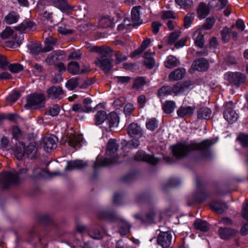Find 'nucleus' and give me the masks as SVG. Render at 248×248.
<instances>
[{"label": "nucleus", "mask_w": 248, "mask_h": 248, "mask_svg": "<svg viewBox=\"0 0 248 248\" xmlns=\"http://www.w3.org/2000/svg\"><path fill=\"white\" fill-rule=\"evenodd\" d=\"M227 80L232 84L239 87L246 81L245 75L240 72L229 73L227 75Z\"/></svg>", "instance_id": "nucleus-8"}, {"label": "nucleus", "mask_w": 248, "mask_h": 248, "mask_svg": "<svg viewBox=\"0 0 248 248\" xmlns=\"http://www.w3.org/2000/svg\"><path fill=\"white\" fill-rule=\"evenodd\" d=\"M58 60V55L55 51H53L47 56L46 62L49 65L54 64Z\"/></svg>", "instance_id": "nucleus-48"}, {"label": "nucleus", "mask_w": 248, "mask_h": 248, "mask_svg": "<svg viewBox=\"0 0 248 248\" xmlns=\"http://www.w3.org/2000/svg\"><path fill=\"white\" fill-rule=\"evenodd\" d=\"M181 32L179 30H175L174 31L170 33L168 38V43L170 45L174 44L175 41L180 36Z\"/></svg>", "instance_id": "nucleus-47"}, {"label": "nucleus", "mask_w": 248, "mask_h": 248, "mask_svg": "<svg viewBox=\"0 0 248 248\" xmlns=\"http://www.w3.org/2000/svg\"><path fill=\"white\" fill-rule=\"evenodd\" d=\"M224 117L230 124H233L238 119V115L233 109V103L232 101L226 103L225 105Z\"/></svg>", "instance_id": "nucleus-7"}, {"label": "nucleus", "mask_w": 248, "mask_h": 248, "mask_svg": "<svg viewBox=\"0 0 248 248\" xmlns=\"http://www.w3.org/2000/svg\"><path fill=\"white\" fill-rule=\"evenodd\" d=\"M192 66L196 70L204 71L208 67V62L205 58H200L193 62Z\"/></svg>", "instance_id": "nucleus-19"}, {"label": "nucleus", "mask_w": 248, "mask_h": 248, "mask_svg": "<svg viewBox=\"0 0 248 248\" xmlns=\"http://www.w3.org/2000/svg\"><path fill=\"white\" fill-rule=\"evenodd\" d=\"M82 53L79 50H75L70 52L68 55V60H78L81 58Z\"/></svg>", "instance_id": "nucleus-60"}, {"label": "nucleus", "mask_w": 248, "mask_h": 248, "mask_svg": "<svg viewBox=\"0 0 248 248\" xmlns=\"http://www.w3.org/2000/svg\"><path fill=\"white\" fill-rule=\"evenodd\" d=\"M215 23V19L213 17H210L206 19L205 23L201 27V30H210L212 28Z\"/></svg>", "instance_id": "nucleus-50"}, {"label": "nucleus", "mask_w": 248, "mask_h": 248, "mask_svg": "<svg viewBox=\"0 0 248 248\" xmlns=\"http://www.w3.org/2000/svg\"><path fill=\"white\" fill-rule=\"evenodd\" d=\"M45 100V95L43 93H32L28 96L26 106L38 109L44 106Z\"/></svg>", "instance_id": "nucleus-5"}, {"label": "nucleus", "mask_w": 248, "mask_h": 248, "mask_svg": "<svg viewBox=\"0 0 248 248\" xmlns=\"http://www.w3.org/2000/svg\"><path fill=\"white\" fill-rule=\"evenodd\" d=\"M57 138L52 135L46 137L44 138L43 144L44 150L46 152H50L57 147Z\"/></svg>", "instance_id": "nucleus-13"}, {"label": "nucleus", "mask_w": 248, "mask_h": 248, "mask_svg": "<svg viewBox=\"0 0 248 248\" xmlns=\"http://www.w3.org/2000/svg\"><path fill=\"white\" fill-rule=\"evenodd\" d=\"M135 159L137 161H144L152 165H156L159 162V159L153 155H147L144 152L139 151L135 155Z\"/></svg>", "instance_id": "nucleus-11"}, {"label": "nucleus", "mask_w": 248, "mask_h": 248, "mask_svg": "<svg viewBox=\"0 0 248 248\" xmlns=\"http://www.w3.org/2000/svg\"><path fill=\"white\" fill-rule=\"evenodd\" d=\"M165 66L168 68H172L180 64L179 61L174 56L170 55L165 62Z\"/></svg>", "instance_id": "nucleus-33"}, {"label": "nucleus", "mask_w": 248, "mask_h": 248, "mask_svg": "<svg viewBox=\"0 0 248 248\" xmlns=\"http://www.w3.org/2000/svg\"><path fill=\"white\" fill-rule=\"evenodd\" d=\"M92 102V100L89 98H86L83 100V108H84V112H89L92 111L93 108L91 106Z\"/></svg>", "instance_id": "nucleus-56"}, {"label": "nucleus", "mask_w": 248, "mask_h": 248, "mask_svg": "<svg viewBox=\"0 0 248 248\" xmlns=\"http://www.w3.org/2000/svg\"><path fill=\"white\" fill-rule=\"evenodd\" d=\"M118 147L119 144L117 143L116 140L112 139H110L108 142L106 153L107 156L112 155V156L110 158L106 157L104 158L98 156L93 165L94 170H96L99 167L108 166L115 163L117 158L115 154L117 151Z\"/></svg>", "instance_id": "nucleus-2"}, {"label": "nucleus", "mask_w": 248, "mask_h": 248, "mask_svg": "<svg viewBox=\"0 0 248 248\" xmlns=\"http://www.w3.org/2000/svg\"><path fill=\"white\" fill-rule=\"evenodd\" d=\"M64 93V91L60 86H53L47 90V94L48 98L51 99H59Z\"/></svg>", "instance_id": "nucleus-17"}, {"label": "nucleus", "mask_w": 248, "mask_h": 248, "mask_svg": "<svg viewBox=\"0 0 248 248\" xmlns=\"http://www.w3.org/2000/svg\"><path fill=\"white\" fill-rule=\"evenodd\" d=\"M194 19L193 13H188L184 18V26L185 28H189Z\"/></svg>", "instance_id": "nucleus-51"}, {"label": "nucleus", "mask_w": 248, "mask_h": 248, "mask_svg": "<svg viewBox=\"0 0 248 248\" xmlns=\"http://www.w3.org/2000/svg\"><path fill=\"white\" fill-rule=\"evenodd\" d=\"M28 170V169L24 168L20 170L18 173L10 171L3 173L0 180V188L6 189L13 185L17 184L19 182V176H20L21 179L26 178Z\"/></svg>", "instance_id": "nucleus-3"}, {"label": "nucleus", "mask_w": 248, "mask_h": 248, "mask_svg": "<svg viewBox=\"0 0 248 248\" xmlns=\"http://www.w3.org/2000/svg\"><path fill=\"white\" fill-rule=\"evenodd\" d=\"M194 35L195 36L197 35L194 40L195 45L200 48H202L204 43L203 35L201 32L197 31L195 32Z\"/></svg>", "instance_id": "nucleus-38"}, {"label": "nucleus", "mask_w": 248, "mask_h": 248, "mask_svg": "<svg viewBox=\"0 0 248 248\" xmlns=\"http://www.w3.org/2000/svg\"><path fill=\"white\" fill-rule=\"evenodd\" d=\"M89 235L93 239H100L103 237L102 234L100 231L96 228H92L88 231Z\"/></svg>", "instance_id": "nucleus-40"}, {"label": "nucleus", "mask_w": 248, "mask_h": 248, "mask_svg": "<svg viewBox=\"0 0 248 248\" xmlns=\"http://www.w3.org/2000/svg\"><path fill=\"white\" fill-rule=\"evenodd\" d=\"M213 144L214 142L210 140H206L200 143H179L171 146V151L177 158L184 157L190 151L197 150L202 151L204 155H207L209 154V148Z\"/></svg>", "instance_id": "nucleus-1"}, {"label": "nucleus", "mask_w": 248, "mask_h": 248, "mask_svg": "<svg viewBox=\"0 0 248 248\" xmlns=\"http://www.w3.org/2000/svg\"><path fill=\"white\" fill-rule=\"evenodd\" d=\"M119 122L118 114L114 112H111L108 115L107 123L109 124V128L117 126Z\"/></svg>", "instance_id": "nucleus-28"}, {"label": "nucleus", "mask_w": 248, "mask_h": 248, "mask_svg": "<svg viewBox=\"0 0 248 248\" xmlns=\"http://www.w3.org/2000/svg\"><path fill=\"white\" fill-rule=\"evenodd\" d=\"M57 42V39L52 36L46 37L45 41V46L43 47V53L51 51L54 48V46Z\"/></svg>", "instance_id": "nucleus-24"}, {"label": "nucleus", "mask_w": 248, "mask_h": 248, "mask_svg": "<svg viewBox=\"0 0 248 248\" xmlns=\"http://www.w3.org/2000/svg\"><path fill=\"white\" fill-rule=\"evenodd\" d=\"M79 78L76 77L75 78H72L70 79L66 83V87L69 90H73L75 89L79 84L78 81Z\"/></svg>", "instance_id": "nucleus-41"}, {"label": "nucleus", "mask_w": 248, "mask_h": 248, "mask_svg": "<svg viewBox=\"0 0 248 248\" xmlns=\"http://www.w3.org/2000/svg\"><path fill=\"white\" fill-rule=\"evenodd\" d=\"M180 183V181L176 178H170L168 183L165 185L164 188L170 187H175Z\"/></svg>", "instance_id": "nucleus-62"}, {"label": "nucleus", "mask_w": 248, "mask_h": 248, "mask_svg": "<svg viewBox=\"0 0 248 248\" xmlns=\"http://www.w3.org/2000/svg\"><path fill=\"white\" fill-rule=\"evenodd\" d=\"M112 21L108 17H104L99 20V24L102 28H106L111 26Z\"/></svg>", "instance_id": "nucleus-58"}, {"label": "nucleus", "mask_w": 248, "mask_h": 248, "mask_svg": "<svg viewBox=\"0 0 248 248\" xmlns=\"http://www.w3.org/2000/svg\"><path fill=\"white\" fill-rule=\"evenodd\" d=\"M20 93L18 91H14L6 98L7 101L10 102H15L20 96Z\"/></svg>", "instance_id": "nucleus-61"}, {"label": "nucleus", "mask_w": 248, "mask_h": 248, "mask_svg": "<svg viewBox=\"0 0 248 248\" xmlns=\"http://www.w3.org/2000/svg\"><path fill=\"white\" fill-rule=\"evenodd\" d=\"M37 151L35 142H31L25 150V144L22 141H19V146L16 147L15 154L18 159H21L24 155H26L29 158H34L37 157Z\"/></svg>", "instance_id": "nucleus-4"}, {"label": "nucleus", "mask_w": 248, "mask_h": 248, "mask_svg": "<svg viewBox=\"0 0 248 248\" xmlns=\"http://www.w3.org/2000/svg\"><path fill=\"white\" fill-rule=\"evenodd\" d=\"M87 163L85 161L81 160H76L67 162V164L65 168V170H72L75 169L80 170L86 168Z\"/></svg>", "instance_id": "nucleus-18"}, {"label": "nucleus", "mask_w": 248, "mask_h": 248, "mask_svg": "<svg viewBox=\"0 0 248 248\" xmlns=\"http://www.w3.org/2000/svg\"><path fill=\"white\" fill-rule=\"evenodd\" d=\"M19 17V15L17 13L12 11L5 17V20L7 24H12L16 23L18 20Z\"/></svg>", "instance_id": "nucleus-37"}, {"label": "nucleus", "mask_w": 248, "mask_h": 248, "mask_svg": "<svg viewBox=\"0 0 248 248\" xmlns=\"http://www.w3.org/2000/svg\"><path fill=\"white\" fill-rule=\"evenodd\" d=\"M175 1L181 8L185 9L191 7L193 3L192 0H175Z\"/></svg>", "instance_id": "nucleus-53"}, {"label": "nucleus", "mask_w": 248, "mask_h": 248, "mask_svg": "<svg viewBox=\"0 0 248 248\" xmlns=\"http://www.w3.org/2000/svg\"><path fill=\"white\" fill-rule=\"evenodd\" d=\"M172 235L169 232H160L157 237V243L162 248H168L171 243Z\"/></svg>", "instance_id": "nucleus-9"}, {"label": "nucleus", "mask_w": 248, "mask_h": 248, "mask_svg": "<svg viewBox=\"0 0 248 248\" xmlns=\"http://www.w3.org/2000/svg\"><path fill=\"white\" fill-rule=\"evenodd\" d=\"M12 136L13 138L16 140H19L22 139V134L20 128L16 126H14L12 128Z\"/></svg>", "instance_id": "nucleus-54"}, {"label": "nucleus", "mask_w": 248, "mask_h": 248, "mask_svg": "<svg viewBox=\"0 0 248 248\" xmlns=\"http://www.w3.org/2000/svg\"><path fill=\"white\" fill-rule=\"evenodd\" d=\"M30 53L33 55H37L39 53L43 52V48L40 44H33L29 47Z\"/></svg>", "instance_id": "nucleus-49"}, {"label": "nucleus", "mask_w": 248, "mask_h": 248, "mask_svg": "<svg viewBox=\"0 0 248 248\" xmlns=\"http://www.w3.org/2000/svg\"><path fill=\"white\" fill-rule=\"evenodd\" d=\"M242 216L245 219L248 220V201L244 203L242 210Z\"/></svg>", "instance_id": "nucleus-64"}, {"label": "nucleus", "mask_w": 248, "mask_h": 248, "mask_svg": "<svg viewBox=\"0 0 248 248\" xmlns=\"http://www.w3.org/2000/svg\"><path fill=\"white\" fill-rule=\"evenodd\" d=\"M193 112V109L190 107H181L177 110V114L180 117L190 115Z\"/></svg>", "instance_id": "nucleus-35"}, {"label": "nucleus", "mask_w": 248, "mask_h": 248, "mask_svg": "<svg viewBox=\"0 0 248 248\" xmlns=\"http://www.w3.org/2000/svg\"><path fill=\"white\" fill-rule=\"evenodd\" d=\"M211 110L207 107H203L200 108L197 112L198 119H209L211 115Z\"/></svg>", "instance_id": "nucleus-30"}, {"label": "nucleus", "mask_w": 248, "mask_h": 248, "mask_svg": "<svg viewBox=\"0 0 248 248\" xmlns=\"http://www.w3.org/2000/svg\"><path fill=\"white\" fill-rule=\"evenodd\" d=\"M37 8L38 10L41 12L44 16L47 19H50L52 17V13L48 12L46 7H45L42 3H39L37 5Z\"/></svg>", "instance_id": "nucleus-44"}, {"label": "nucleus", "mask_w": 248, "mask_h": 248, "mask_svg": "<svg viewBox=\"0 0 248 248\" xmlns=\"http://www.w3.org/2000/svg\"><path fill=\"white\" fill-rule=\"evenodd\" d=\"M60 110V107L57 104H55L49 107L48 113L52 116H55L59 114Z\"/></svg>", "instance_id": "nucleus-57"}, {"label": "nucleus", "mask_w": 248, "mask_h": 248, "mask_svg": "<svg viewBox=\"0 0 248 248\" xmlns=\"http://www.w3.org/2000/svg\"><path fill=\"white\" fill-rule=\"evenodd\" d=\"M119 232L122 235H126L130 232L131 225L124 220H120L118 223Z\"/></svg>", "instance_id": "nucleus-29"}, {"label": "nucleus", "mask_w": 248, "mask_h": 248, "mask_svg": "<svg viewBox=\"0 0 248 248\" xmlns=\"http://www.w3.org/2000/svg\"><path fill=\"white\" fill-rule=\"evenodd\" d=\"M34 24L31 21L22 22L19 25L15 27V30L21 32H28L32 29Z\"/></svg>", "instance_id": "nucleus-31"}, {"label": "nucleus", "mask_w": 248, "mask_h": 248, "mask_svg": "<svg viewBox=\"0 0 248 248\" xmlns=\"http://www.w3.org/2000/svg\"><path fill=\"white\" fill-rule=\"evenodd\" d=\"M173 93L172 88L169 86H164L158 91L159 96H166L170 95Z\"/></svg>", "instance_id": "nucleus-43"}, {"label": "nucleus", "mask_w": 248, "mask_h": 248, "mask_svg": "<svg viewBox=\"0 0 248 248\" xmlns=\"http://www.w3.org/2000/svg\"><path fill=\"white\" fill-rule=\"evenodd\" d=\"M155 215V211L154 210H152L143 217H141L139 215H136L134 217L136 219L140 220L142 222L150 223L153 221Z\"/></svg>", "instance_id": "nucleus-26"}, {"label": "nucleus", "mask_w": 248, "mask_h": 248, "mask_svg": "<svg viewBox=\"0 0 248 248\" xmlns=\"http://www.w3.org/2000/svg\"><path fill=\"white\" fill-rule=\"evenodd\" d=\"M49 2L53 3L56 7L62 11L68 12L72 9L65 0H47Z\"/></svg>", "instance_id": "nucleus-20"}, {"label": "nucleus", "mask_w": 248, "mask_h": 248, "mask_svg": "<svg viewBox=\"0 0 248 248\" xmlns=\"http://www.w3.org/2000/svg\"><path fill=\"white\" fill-rule=\"evenodd\" d=\"M211 208L216 212L221 214L228 209L225 203L219 202H212L210 203Z\"/></svg>", "instance_id": "nucleus-27"}, {"label": "nucleus", "mask_w": 248, "mask_h": 248, "mask_svg": "<svg viewBox=\"0 0 248 248\" xmlns=\"http://www.w3.org/2000/svg\"><path fill=\"white\" fill-rule=\"evenodd\" d=\"M145 84V81L143 78L139 77L134 80L132 87L134 89H139Z\"/></svg>", "instance_id": "nucleus-59"}, {"label": "nucleus", "mask_w": 248, "mask_h": 248, "mask_svg": "<svg viewBox=\"0 0 248 248\" xmlns=\"http://www.w3.org/2000/svg\"><path fill=\"white\" fill-rule=\"evenodd\" d=\"M194 227L198 230L206 232L208 231L209 227L208 223L202 219H198L194 222Z\"/></svg>", "instance_id": "nucleus-32"}, {"label": "nucleus", "mask_w": 248, "mask_h": 248, "mask_svg": "<svg viewBox=\"0 0 248 248\" xmlns=\"http://www.w3.org/2000/svg\"><path fill=\"white\" fill-rule=\"evenodd\" d=\"M175 107V104L174 102L172 101H166L163 106V108L164 111L166 113H171Z\"/></svg>", "instance_id": "nucleus-42"}, {"label": "nucleus", "mask_w": 248, "mask_h": 248, "mask_svg": "<svg viewBox=\"0 0 248 248\" xmlns=\"http://www.w3.org/2000/svg\"><path fill=\"white\" fill-rule=\"evenodd\" d=\"M111 58H97L95 63L102 69L105 74L108 73L112 68Z\"/></svg>", "instance_id": "nucleus-10"}, {"label": "nucleus", "mask_w": 248, "mask_h": 248, "mask_svg": "<svg viewBox=\"0 0 248 248\" xmlns=\"http://www.w3.org/2000/svg\"><path fill=\"white\" fill-rule=\"evenodd\" d=\"M216 1V0H211L209 2V5L210 7L215 8L218 10H221L225 8L228 4V0H218L217 4L215 3Z\"/></svg>", "instance_id": "nucleus-34"}, {"label": "nucleus", "mask_w": 248, "mask_h": 248, "mask_svg": "<svg viewBox=\"0 0 248 248\" xmlns=\"http://www.w3.org/2000/svg\"><path fill=\"white\" fill-rule=\"evenodd\" d=\"M99 55L100 56L98 58H111L112 56V50L109 47L102 46Z\"/></svg>", "instance_id": "nucleus-39"}, {"label": "nucleus", "mask_w": 248, "mask_h": 248, "mask_svg": "<svg viewBox=\"0 0 248 248\" xmlns=\"http://www.w3.org/2000/svg\"><path fill=\"white\" fill-rule=\"evenodd\" d=\"M145 59L144 63L145 65L149 69H152L155 64V61L153 58L149 57L148 52H145L144 54Z\"/></svg>", "instance_id": "nucleus-45"}, {"label": "nucleus", "mask_w": 248, "mask_h": 248, "mask_svg": "<svg viewBox=\"0 0 248 248\" xmlns=\"http://www.w3.org/2000/svg\"><path fill=\"white\" fill-rule=\"evenodd\" d=\"M147 128L151 131L155 130L158 126V123L155 118H153L147 120L146 123Z\"/></svg>", "instance_id": "nucleus-46"}, {"label": "nucleus", "mask_w": 248, "mask_h": 248, "mask_svg": "<svg viewBox=\"0 0 248 248\" xmlns=\"http://www.w3.org/2000/svg\"><path fill=\"white\" fill-rule=\"evenodd\" d=\"M107 117L108 115L105 111H98L95 115V124L97 125L102 124L105 121H107Z\"/></svg>", "instance_id": "nucleus-36"}, {"label": "nucleus", "mask_w": 248, "mask_h": 248, "mask_svg": "<svg viewBox=\"0 0 248 248\" xmlns=\"http://www.w3.org/2000/svg\"><path fill=\"white\" fill-rule=\"evenodd\" d=\"M237 140L243 146L246 147L248 146V135L240 134L237 138Z\"/></svg>", "instance_id": "nucleus-63"}, {"label": "nucleus", "mask_w": 248, "mask_h": 248, "mask_svg": "<svg viewBox=\"0 0 248 248\" xmlns=\"http://www.w3.org/2000/svg\"><path fill=\"white\" fill-rule=\"evenodd\" d=\"M127 133L131 137L139 138L142 136V130L137 123H131L127 127Z\"/></svg>", "instance_id": "nucleus-16"}, {"label": "nucleus", "mask_w": 248, "mask_h": 248, "mask_svg": "<svg viewBox=\"0 0 248 248\" xmlns=\"http://www.w3.org/2000/svg\"><path fill=\"white\" fill-rule=\"evenodd\" d=\"M186 74V70L180 68L175 70L169 75V79L171 80H178L182 79Z\"/></svg>", "instance_id": "nucleus-25"}, {"label": "nucleus", "mask_w": 248, "mask_h": 248, "mask_svg": "<svg viewBox=\"0 0 248 248\" xmlns=\"http://www.w3.org/2000/svg\"><path fill=\"white\" fill-rule=\"evenodd\" d=\"M72 132H68L65 137V141L68 145L75 148H79L83 140L82 135L76 134L72 129Z\"/></svg>", "instance_id": "nucleus-6"}, {"label": "nucleus", "mask_w": 248, "mask_h": 248, "mask_svg": "<svg viewBox=\"0 0 248 248\" xmlns=\"http://www.w3.org/2000/svg\"><path fill=\"white\" fill-rule=\"evenodd\" d=\"M98 217L100 219L109 221H115L117 219V216L115 213L105 210L99 211L98 213Z\"/></svg>", "instance_id": "nucleus-23"}, {"label": "nucleus", "mask_w": 248, "mask_h": 248, "mask_svg": "<svg viewBox=\"0 0 248 248\" xmlns=\"http://www.w3.org/2000/svg\"><path fill=\"white\" fill-rule=\"evenodd\" d=\"M9 70L12 73H17L23 70V67L19 63L11 64L8 65Z\"/></svg>", "instance_id": "nucleus-55"}, {"label": "nucleus", "mask_w": 248, "mask_h": 248, "mask_svg": "<svg viewBox=\"0 0 248 248\" xmlns=\"http://www.w3.org/2000/svg\"><path fill=\"white\" fill-rule=\"evenodd\" d=\"M88 67H85L84 66L83 68L80 70V65L77 62H69L67 66V71L73 75H79L87 73L90 71Z\"/></svg>", "instance_id": "nucleus-14"}, {"label": "nucleus", "mask_w": 248, "mask_h": 248, "mask_svg": "<svg viewBox=\"0 0 248 248\" xmlns=\"http://www.w3.org/2000/svg\"><path fill=\"white\" fill-rule=\"evenodd\" d=\"M237 233V231L228 227H220L218 230V234L223 240L230 239L235 236Z\"/></svg>", "instance_id": "nucleus-15"}, {"label": "nucleus", "mask_w": 248, "mask_h": 248, "mask_svg": "<svg viewBox=\"0 0 248 248\" xmlns=\"http://www.w3.org/2000/svg\"><path fill=\"white\" fill-rule=\"evenodd\" d=\"M221 35L222 40L224 42H228L231 37V29L226 27L223 28L221 31Z\"/></svg>", "instance_id": "nucleus-52"}, {"label": "nucleus", "mask_w": 248, "mask_h": 248, "mask_svg": "<svg viewBox=\"0 0 248 248\" xmlns=\"http://www.w3.org/2000/svg\"><path fill=\"white\" fill-rule=\"evenodd\" d=\"M209 4L207 5L203 2L199 3L197 8V15L199 18L201 19L204 18L210 13Z\"/></svg>", "instance_id": "nucleus-21"}, {"label": "nucleus", "mask_w": 248, "mask_h": 248, "mask_svg": "<svg viewBox=\"0 0 248 248\" xmlns=\"http://www.w3.org/2000/svg\"><path fill=\"white\" fill-rule=\"evenodd\" d=\"M193 83L188 80L183 82H178L172 87L173 93L175 94L182 93L193 88Z\"/></svg>", "instance_id": "nucleus-12"}, {"label": "nucleus", "mask_w": 248, "mask_h": 248, "mask_svg": "<svg viewBox=\"0 0 248 248\" xmlns=\"http://www.w3.org/2000/svg\"><path fill=\"white\" fill-rule=\"evenodd\" d=\"M140 6L134 7L131 11V20L134 26H138L142 23V20L140 18Z\"/></svg>", "instance_id": "nucleus-22"}]
</instances>
